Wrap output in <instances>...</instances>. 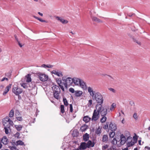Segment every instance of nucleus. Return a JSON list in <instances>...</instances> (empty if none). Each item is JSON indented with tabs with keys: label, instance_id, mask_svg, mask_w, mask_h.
Here are the masks:
<instances>
[{
	"label": "nucleus",
	"instance_id": "1",
	"mask_svg": "<svg viewBox=\"0 0 150 150\" xmlns=\"http://www.w3.org/2000/svg\"><path fill=\"white\" fill-rule=\"evenodd\" d=\"M62 81L63 84H72L73 83L74 84H86V83L82 79L76 77L71 78L64 76L62 77Z\"/></svg>",
	"mask_w": 150,
	"mask_h": 150
},
{
	"label": "nucleus",
	"instance_id": "2",
	"mask_svg": "<svg viewBox=\"0 0 150 150\" xmlns=\"http://www.w3.org/2000/svg\"><path fill=\"white\" fill-rule=\"evenodd\" d=\"M93 100H95L96 102L98 104H96V106L97 109L98 106L102 105L103 102V99L101 93L99 92H97L94 93L92 96Z\"/></svg>",
	"mask_w": 150,
	"mask_h": 150
},
{
	"label": "nucleus",
	"instance_id": "3",
	"mask_svg": "<svg viewBox=\"0 0 150 150\" xmlns=\"http://www.w3.org/2000/svg\"><path fill=\"white\" fill-rule=\"evenodd\" d=\"M38 76L40 80L42 81H48L50 83H52V84H54V83L52 82V81L50 79L48 78V76L45 74L41 73H38Z\"/></svg>",
	"mask_w": 150,
	"mask_h": 150
},
{
	"label": "nucleus",
	"instance_id": "4",
	"mask_svg": "<svg viewBox=\"0 0 150 150\" xmlns=\"http://www.w3.org/2000/svg\"><path fill=\"white\" fill-rule=\"evenodd\" d=\"M98 109H100L99 113L102 116H105L107 114V110L109 109L107 107H102V105L98 106Z\"/></svg>",
	"mask_w": 150,
	"mask_h": 150
},
{
	"label": "nucleus",
	"instance_id": "5",
	"mask_svg": "<svg viewBox=\"0 0 150 150\" xmlns=\"http://www.w3.org/2000/svg\"><path fill=\"white\" fill-rule=\"evenodd\" d=\"M97 109L96 108V109H95L94 110L92 118V120L96 121L99 118L100 109H97V110H96Z\"/></svg>",
	"mask_w": 150,
	"mask_h": 150
},
{
	"label": "nucleus",
	"instance_id": "6",
	"mask_svg": "<svg viewBox=\"0 0 150 150\" xmlns=\"http://www.w3.org/2000/svg\"><path fill=\"white\" fill-rule=\"evenodd\" d=\"M12 92L16 95H18L22 92L23 90L18 86L14 87L12 88Z\"/></svg>",
	"mask_w": 150,
	"mask_h": 150
},
{
	"label": "nucleus",
	"instance_id": "7",
	"mask_svg": "<svg viewBox=\"0 0 150 150\" xmlns=\"http://www.w3.org/2000/svg\"><path fill=\"white\" fill-rule=\"evenodd\" d=\"M25 79L26 80V82L27 83H29L31 81L32 79L31 78V75L30 74H28L27 75L25 76L24 79H22V81H24Z\"/></svg>",
	"mask_w": 150,
	"mask_h": 150
},
{
	"label": "nucleus",
	"instance_id": "8",
	"mask_svg": "<svg viewBox=\"0 0 150 150\" xmlns=\"http://www.w3.org/2000/svg\"><path fill=\"white\" fill-rule=\"evenodd\" d=\"M120 141L122 145L124 144L127 141L126 137L123 134H121L120 136Z\"/></svg>",
	"mask_w": 150,
	"mask_h": 150
},
{
	"label": "nucleus",
	"instance_id": "9",
	"mask_svg": "<svg viewBox=\"0 0 150 150\" xmlns=\"http://www.w3.org/2000/svg\"><path fill=\"white\" fill-rule=\"evenodd\" d=\"M24 88L27 89L29 91L32 90L33 88L35 87V85H21Z\"/></svg>",
	"mask_w": 150,
	"mask_h": 150
},
{
	"label": "nucleus",
	"instance_id": "10",
	"mask_svg": "<svg viewBox=\"0 0 150 150\" xmlns=\"http://www.w3.org/2000/svg\"><path fill=\"white\" fill-rule=\"evenodd\" d=\"M109 128L111 131H115L117 129L116 125L115 123L111 122L109 125Z\"/></svg>",
	"mask_w": 150,
	"mask_h": 150
},
{
	"label": "nucleus",
	"instance_id": "11",
	"mask_svg": "<svg viewBox=\"0 0 150 150\" xmlns=\"http://www.w3.org/2000/svg\"><path fill=\"white\" fill-rule=\"evenodd\" d=\"M52 89L53 90V92H60V88L58 85H54L52 87Z\"/></svg>",
	"mask_w": 150,
	"mask_h": 150
},
{
	"label": "nucleus",
	"instance_id": "12",
	"mask_svg": "<svg viewBox=\"0 0 150 150\" xmlns=\"http://www.w3.org/2000/svg\"><path fill=\"white\" fill-rule=\"evenodd\" d=\"M56 18L58 21H59L63 24H66L68 22V21L65 20L59 16H57Z\"/></svg>",
	"mask_w": 150,
	"mask_h": 150
},
{
	"label": "nucleus",
	"instance_id": "13",
	"mask_svg": "<svg viewBox=\"0 0 150 150\" xmlns=\"http://www.w3.org/2000/svg\"><path fill=\"white\" fill-rule=\"evenodd\" d=\"M51 73L52 74H54L59 77H62L63 76L62 72L60 71L59 72L55 70H53L52 71Z\"/></svg>",
	"mask_w": 150,
	"mask_h": 150
},
{
	"label": "nucleus",
	"instance_id": "14",
	"mask_svg": "<svg viewBox=\"0 0 150 150\" xmlns=\"http://www.w3.org/2000/svg\"><path fill=\"white\" fill-rule=\"evenodd\" d=\"M1 141V142L4 145H6L8 142V139L6 136H4Z\"/></svg>",
	"mask_w": 150,
	"mask_h": 150
},
{
	"label": "nucleus",
	"instance_id": "15",
	"mask_svg": "<svg viewBox=\"0 0 150 150\" xmlns=\"http://www.w3.org/2000/svg\"><path fill=\"white\" fill-rule=\"evenodd\" d=\"M80 147L82 149H85L87 148V143L85 142H82L81 143Z\"/></svg>",
	"mask_w": 150,
	"mask_h": 150
},
{
	"label": "nucleus",
	"instance_id": "16",
	"mask_svg": "<svg viewBox=\"0 0 150 150\" xmlns=\"http://www.w3.org/2000/svg\"><path fill=\"white\" fill-rule=\"evenodd\" d=\"M86 143L88 148H89L91 147H93L95 145L94 142H92L91 140H89Z\"/></svg>",
	"mask_w": 150,
	"mask_h": 150
},
{
	"label": "nucleus",
	"instance_id": "17",
	"mask_svg": "<svg viewBox=\"0 0 150 150\" xmlns=\"http://www.w3.org/2000/svg\"><path fill=\"white\" fill-rule=\"evenodd\" d=\"M91 18L93 21L98 23H102V21L99 18H97L96 17L91 16Z\"/></svg>",
	"mask_w": 150,
	"mask_h": 150
},
{
	"label": "nucleus",
	"instance_id": "18",
	"mask_svg": "<svg viewBox=\"0 0 150 150\" xmlns=\"http://www.w3.org/2000/svg\"><path fill=\"white\" fill-rule=\"evenodd\" d=\"M11 85H9V86H6V88L5 89L3 93V95L5 96L7 93L8 92V91H9V89L11 88Z\"/></svg>",
	"mask_w": 150,
	"mask_h": 150
},
{
	"label": "nucleus",
	"instance_id": "19",
	"mask_svg": "<svg viewBox=\"0 0 150 150\" xmlns=\"http://www.w3.org/2000/svg\"><path fill=\"white\" fill-rule=\"evenodd\" d=\"M89 138V135L87 133H86L83 136V139L85 142H86L88 140Z\"/></svg>",
	"mask_w": 150,
	"mask_h": 150
},
{
	"label": "nucleus",
	"instance_id": "20",
	"mask_svg": "<svg viewBox=\"0 0 150 150\" xmlns=\"http://www.w3.org/2000/svg\"><path fill=\"white\" fill-rule=\"evenodd\" d=\"M82 92L81 91H76L75 92V95L76 97H79L82 95Z\"/></svg>",
	"mask_w": 150,
	"mask_h": 150
},
{
	"label": "nucleus",
	"instance_id": "21",
	"mask_svg": "<svg viewBox=\"0 0 150 150\" xmlns=\"http://www.w3.org/2000/svg\"><path fill=\"white\" fill-rule=\"evenodd\" d=\"M88 92L90 93V94L91 96H93V95L95 93H96V92H94L92 89L90 87H89L88 88Z\"/></svg>",
	"mask_w": 150,
	"mask_h": 150
},
{
	"label": "nucleus",
	"instance_id": "22",
	"mask_svg": "<svg viewBox=\"0 0 150 150\" xmlns=\"http://www.w3.org/2000/svg\"><path fill=\"white\" fill-rule=\"evenodd\" d=\"M8 121L5 120V119H3L2 120V123L4 126H6L7 127H10V126L9 125H7L8 124Z\"/></svg>",
	"mask_w": 150,
	"mask_h": 150
},
{
	"label": "nucleus",
	"instance_id": "23",
	"mask_svg": "<svg viewBox=\"0 0 150 150\" xmlns=\"http://www.w3.org/2000/svg\"><path fill=\"white\" fill-rule=\"evenodd\" d=\"M88 127V126L87 125H84L81 127L80 130L82 132H83L87 129Z\"/></svg>",
	"mask_w": 150,
	"mask_h": 150
},
{
	"label": "nucleus",
	"instance_id": "24",
	"mask_svg": "<svg viewBox=\"0 0 150 150\" xmlns=\"http://www.w3.org/2000/svg\"><path fill=\"white\" fill-rule=\"evenodd\" d=\"M91 118L89 117L88 116H85L83 119V120L86 123L88 122L91 120Z\"/></svg>",
	"mask_w": 150,
	"mask_h": 150
},
{
	"label": "nucleus",
	"instance_id": "25",
	"mask_svg": "<svg viewBox=\"0 0 150 150\" xmlns=\"http://www.w3.org/2000/svg\"><path fill=\"white\" fill-rule=\"evenodd\" d=\"M33 16L34 18L38 20L39 21H40L42 22H45L46 23H48V21H46L45 20H42L41 18H39L38 17H37L35 16Z\"/></svg>",
	"mask_w": 150,
	"mask_h": 150
},
{
	"label": "nucleus",
	"instance_id": "26",
	"mask_svg": "<svg viewBox=\"0 0 150 150\" xmlns=\"http://www.w3.org/2000/svg\"><path fill=\"white\" fill-rule=\"evenodd\" d=\"M108 136L107 135H104L102 137V141L103 142H106L108 140Z\"/></svg>",
	"mask_w": 150,
	"mask_h": 150
},
{
	"label": "nucleus",
	"instance_id": "27",
	"mask_svg": "<svg viewBox=\"0 0 150 150\" xmlns=\"http://www.w3.org/2000/svg\"><path fill=\"white\" fill-rule=\"evenodd\" d=\"M14 126L17 130L18 131L21 130L23 127L22 125H15Z\"/></svg>",
	"mask_w": 150,
	"mask_h": 150
},
{
	"label": "nucleus",
	"instance_id": "28",
	"mask_svg": "<svg viewBox=\"0 0 150 150\" xmlns=\"http://www.w3.org/2000/svg\"><path fill=\"white\" fill-rule=\"evenodd\" d=\"M56 81L57 84H63V81L62 80H61V79L60 78H57L56 79Z\"/></svg>",
	"mask_w": 150,
	"mask_h": 150
},
{
	"label": "nucleus",
	"instance_id": "29",
	"mask_svg": "<svg viewBox=\"0 0 150 150\" xmlns=\"http://www.w3.org/2000/svg\"><path fill=\"white\" fill-rule=\"evenodd\" d=\"M101 128L100 126L98 127L97 129H96L95 130V133L97 134H100L101 133Z\"/></svg>",
	"mask_w": 150,
	"mask_h": 150
},
{
	"label": "nucleus",
	"instance_id": "30",
	"mask_svg": "<svg viewBox=\"0 0 150 150\" xmlns=\"http://www.w3.org/2000/svg\"><path fill=\"white\" fill-rule=\"evenodd\" d=\"M79 132L76 130H74L72 134V136L74 137H77L79 135Z\"/></svg>",
	"mask_w": 150,
	"mask_h": 150
},
{
	"label": "nucleus",
	"instance_id": "31",
	"mask_svg": "<svg viewBox=\"0 0 150 150\" xmlns=\"http://www.w3.org/2000/svg\"><path fill=\"white\" fill-rule=\"evenodd\" d=\"M54 97L56 99L58 100L59 99V95L60 92H53Z\"/></svg>",
	"mask_w": 150,
	"mask_h": 150
},
{
	"label": "nucleus",
	"instance_id": "32",
	"mask_svg": "<svg viewBox=\"0 0 150 150\" xmlns=\"http://www.w3.org/2000/svg\"><path fill=\"white\" fill-rule=\"evenodd\" d=\"M53 66V65H52L50 64L46 65L45 64H42L41 66V67L45 68H46V67L48 68H52Z\"/></svg>",
	"mask_w": 150,
	"mask_h": 150
},
{
	"label": "nucleus",
	"instance_id": "33",
	"mask_svg": "<svg viewBox=\"0 0 150 150\" xmlns=\"http://www.w3.org/2000/svg\"><path fill=\"white\" fill-rule=\"evenodd\" d=\"M16 146L18 145H23L24 144V143L21 140H19L16 142Z\"/></svg>",
	"mask_w": 150,
	"mask_h": 150
},
{
	"label": "nucleus",
	"instance_id": "34",
	"mask_svg": "<svg viewBox=\"0 0 150 150\" xmlns=\"http://www.w3.org/2000/svg\"><path fill=\"white\" fill-rule=\"evenodd\" d=\"M105 116H103L100 119V122L103 123H104L107 120V117Z\"/></svg>",
	"mask_w": 150,
	"mask_h": 150
},
{
	"label": "nucleus",
	"instance_id": "35",
	"mask_svg": "<svg viewBox=\"0 0 150 150\" xmlns=\"http://www.w3.org/2000/svg\"><path fill=\"white\" fill-rule=\"evenodd\" d=\"M109 134V137L110 138H113L115 135V131H111Z\"/></svg>",
	"mask_w": 150,
	"mask_h": 150
},
{
	"label": "nucleus",
	"instance_id": "36",
	"mask_svg": "<svg viewBox=\"0 0 150 150\" xmlns=\"http://www.w3.org/2000/svg\"><path fill=\"white\" fill-rule=\"evenodd\" d=\"M63 101L64 102V104L66 106H67L68 105V101L66 99V98H63Z\"/></svg>",
	"mask_w": 150,
	"mask_h": 150
},
{
	"label": "nucleus",
	"instance_id": "37",
	"mask_svg": "<svg viewBox=\"0 0 150 150\" xmlns=\"http://www.w3.org/2000/svg\"><path fill=\"white\" fill-rule=\"evenodd\" d=\"M61 112L62 113H63L64 112V106L63 105H61L60 106Z\"/></svg>",
	"mask_w": 150,
	"mask_h": 150
},
{
	"label": "nucleus",
	"instance_id": "38",
	"mask_svg": "<svg viewBox=\"0 0 150 150\" xmlns=\"http://www.w3.org/2000/svg\"><path fill=\"white\" fill-rule=\"evenodd\" d=\"M138 137V136L136 134H135V136L133 137V139L134 143H137Z\"/></svg>",
	"mask_w": 150,
	"mask_h": 150
},
{
	"label": "nucleus",
	"instance_id": "39",
	"mask_svg": "<svg viewBox=\"0 0 150 150\" xmlns=\"http://www.w3.org/2000/svg\"><path fill=\"white\" fill-rule=\"evenodd\" d=\"M134 144V142H128L127 143V147H129L133 146Z\"/></svg>",
	"mask_w": 150,
	"mask_h": 150
},
{
	"label": "nucleus",
	"instance_id": "40",
	"mask_svg": "<svg viewBox=\"0 0 150 150\" xmlns=\"http://www.w3.org/2000/svg\"><path fill=\"white\" fill-rule=\"evenodd\" d=\"M13 115L14 111L13 110V109H12L9 112V116L10 117H11L13 116Z\"/></svg>",
	"mask_w": 150,
	"mask_h": 150
},
{
	"label": "nucleus",
	"instance_id": "41",
	"mask_svg": "<svg viewBox=\"0 0 150 150\" xmlns=\"http://www.w3.org/2000/svg\"><path fill=\"white\" fill-rule=\"evenodd\" d=\"M117 140L116 139V138H114L113 140L111 142V143L112 144H117Z\"/></svg>",
	"mask_w": 150,
	"mask_h": 150
},
{
	"label": "nucleus",
	"instance_id": "42",
	"mask_svg": "<svg viewBox=\"0 0 150 150\" xmlns=\"http://www.w3.org/2000/svg\"><path fill=\"white\" fill-rule=\"evenodd\" d=\"M132 39L134 42H135L139 45H141V42H140L138 41L134 37H132Z\"/></svg>",
	"mask_w": 150,
	"mask_h": 150
},
{
	"label": "nucleus",
	"instance_id": "43",
	"mask_svg": "<svg viewBox=\"0 0 150 150\" xmlns=\"http://www.w3.org/2000/svg\"><path fill=\"white\" fill-rule=\"evenodd\" d=\"M4 129H5V132L6 134H7L8 133V129L10 128V127H7L6 126H4Z\"/></svg>",
	"mask_w": 150,
	"mask_h": 150
},
{
	"label": "nucleus",
	"instance_id": "44",
	"mask_svg": "<svg viewBox=\"0 0 150 150\" xmlns=\"http://www.w3.org/2000/svg\"><path fill=\"white\" fill-rule=\"evenodd\" d=\"M86 85H79L81 87L83 88L84 90H86L87 88V87Z\"/></svg>",
	"mask_w": 150,
	"mask_h": 150
},
{
	"label": "nucleus",
	"instance_id": "45",
	"mask_svg": "<svg viewBox=\"0 0 150 150\" xmlns=\"http://www.w3.org/2000/svg\"><path fill=\"white\" fill-rule=\"evenodd\" d=\"M133 117L135 120H137L138 118V117L137 116V113H134L133 114Z\"/></svg>",
	"mask_w": 150,
	"mask_h": 150
},
{
	"label": "nucleus",
	"instance_id": "46",
	"mask_svg": "<svg viewBox=\"0 0 150 150\" xmlns=\"http://www.w3.org/2000/svg\"><path fill=\"white\" fill-rule=\"evenodd\" d=\"M109 146L107 144H106L104 146H103L102 147V149L103 150H105L106 149H107Z\"/></svg>",
	"mask_w": 150,
	"mask_h": 150
},
{
	"label": "nucleus",
	"instance_id": "47",
	"mask_svg": "<svg viewBox=\"0 0 150 150\" xmlns=\"http://www.w3.org/2000/svg\"><path fill=\"white\" fill-rule=\"evenodd\" d=\"M108 122H107L106 123V124L103 127V128L104 129H107L108 128Z\"/></svg>",
	"mask_w": 150,
	"mask_h": 150
},
{
	"label": "nucleus",
	"instance_id": "48",
	"mask_svg": "<svg viewBox=\"0 0 150 150\" xmlns=\"http://www.w3.org/2000/svg\"><path fill=\"white\" fill-rule=\"evenodd\" d=\"M101 76H106L109 77H110L111 79H113V78L112 77V76H111L107 75L106 74H101Z\"/></svg>",
	"mask_w": 150,
	"mask_h": 150
},
{
	"label": "nucleus",
	"instance_id": "49",
	"mask_svg": "<svg viewBox=\"0 0 150 150\" xmlns=\"http://www.w3.org/2000/svg\"><path fill=\"white\" fill-rule=\"evenodd\" d=\"M16 119L18 120L19 121H22L23 120V118L22 117H16Z\"/></svg>",
	"mask_w": 150,
	"mask_h": 150
},
{
	"label": "nucleus",
	"instance_id": "50",
	"mask_svg": "<svg viewBox=\"0 0 150 150\" xmlns=\"http://www.w3.org/2000/svg\"><path fill=\"white\" fill-rule=\"evenodd\" d=\"M129 104L131 106H134V103L133 101L131 100L129 101Z\"/></svg>",
	"mask_w": 150,
	"mask_h": 150
},
{
	"label": "nucleus",
	"instance_id": "51",
	"mask_svg": "<svg viewBox=\"0 0 150 150\" xmlns=\"http://www.w3.org/2000/svg\"><path fill=\"white\" fill-rule=\"evenodd\" d=\"M20 134L19 132H17L14 135L15 137H17L18 138H20L19 137L20 136Z\"/></svg>",
	"mask_w": 150,
	"mask_h": 150
},
{
	"label": "nucleus",
	"instance_id": "52",
	"mask_svg": "<svg viewBox=\"0 0 150 150\" xmlns=\"http://www.w3.org/2000/svg\"><path fill=\"white\" fill-rule=\"evenodd\" d=\"M13 122L10 119V120L8 121V124H7V125H9L10 126V125H13Z\"/></svg>",
	"mask_w": 150,
	"mask_h": 150
},
{
	"label": "nucleus",
	"instance_id": "53",
	"mask_svg": "<svg viewBox=\"0 0 150 150\" xmlns=\"http://www.w3.org/2000/svg\"><path fill=\"white\" fill-rule=\"evenodd\" d=\"M69 106H70V110L69 111L70 112H72L73 111V106L72 104H70L69 105Z\"/></svg>",
	"mask_w": 150,
	"mask_h": 150
},
{
	"label": "nucleus",
	"instance_id": "54",
	"mask_svg": "<svg viewBox=\"0 0 150 150\" xmlns=\"http://www.w3.org/2000/svg\"><path fill=\"white\" fill-rule=\"evenodd\" d=\"M69 91L72 93H75V92L74 89L72 88H71L69 89Z\"/></svg>",
	"mask_w": 150,
	"mask_h": 150
},
{
	"label": "nucleus",
	"instance_id": "55",
	"mask_svg": "<svg viewBox=\"0 0 150 150\" xmlns=\"http://www.w3.org/2000/svg\"><path fill=\"white\" fill-rule=\"evenodd\" d=\"M135 15V13H130L127 14V16L130 17H132L133 15Z\"/></svg>",
	"mask_w": 150,
	"mask_h": 150
},
{
	"label": "nucleus",
	"instance_id": "56",
	"mask_svg": "<svg viewBox=\"0 0 150 150\" xmlns=\"http://www.w3.org/2000/svg\"><path fill=\"white\" fill-rule=\"evenodd\" d=\"M92 100L91 99L90 100H89L88 101V107H89L90 106H91V105L92 104Z\"/></svg>",
	"mask_w": 150,
	"mask_h": 150
},
{
	"label": "nucleus",
	"instance_id": "57",
	"mask_svg": "<svg viewBox=\"0 0 150 150\" xmlns=\"http://www.w3.org/2000/svg\"><path fill=\"white\" fill-rule=\"evenodd\" d=\"M7 76L9 77L11 75V74L10 72H8L5 74Z\"/></svg>",
	"mask_w": 150,
	"mask_h": 150
},
{
	"label": "nucleus",
	"instance_id": "58",
	"mask_svg": "<svg viewBox=\"0 0 150 150\" xmlns=\"http://www.w3.org/2000/svg\"><path fill=\"white\" fill-rule=\"evenodd\" d=\"M5 80H6V81L8 80V79L6 77H4L3 78H2L1 80H0V82L1 81H4Z\"/></svg>",
	"mask_w": 150,
	"mask_h": 150
},
{
	"label": "nucleus",
	"instance_id": "59",
	"mask_svg": "<svg viewBox=\"0 0 150 150\" xmlns=\"http://www.w3.org/2000/svg\"><path fill=\"white\" fill-rule=\"evenodd\" d=\"M109 90L113 93H115V90L113 88H109Z\"/></svg>",
	"mask_w": 150,
	"mask_h": 150
},
{
	"label": "nucleus",
	"instance_id": "60",
	"mask_svg": "<svg viewBox=\"0 0 150 150\" xmlns=\"http://www.w3.org/2000/svg\"><path fill=\"white\" fill-rule=\"evenodd\" d=\"M3 119H5V120H6L7 121H9L10 120V119L9 118V117L8 116L6 117L5 118H4Z\"/></svg>",
	"mask_w": 150,
	"mask_h": 150
},
{
	"label": "nucleus",
	"instance_id": "61",
	"mask_svg": "<svg viewBox=\"0 0 150 150\" xmlns=\"http://www.w3.org/2000/svg\"><path fill=\"white\" fill-rule=\"evenodd\" d=\"M59 87H60L64 91V89L63 87V86L62 85H58Z\"/></svg>",
	"mask_w": 150,
	"mask_h": 150
},
{
	"label": "nucleus",
	"instance_id": "62",
	"mask_svg": "<svg viewBox=\"0 0 150 150\" xmlns=\"http://www.w3.org/2000/svg\"><path fill=\"white\" fill-rule=\"evenodd\" d=\"M14 37L16 40L17 41V42H18V41H19L18 40V38H17V36H16V35H14Z\"/></svg>",
	"mask_w": 150,
	"mask_h": 150
},
{
	"label": "nucleus",
	"instance_id": "63",
	"mask_svg": "<svg viewBox=\"0 0 150 150\" xmlns=\"http://www.w3.org/2000/svg\"><path fill=\"white\" fill-rule=\"evenodd\" d=\"M17 42H18V44L19 45V46L21 47H22L23 45H22V44L20 43V42L19 41H18Z\"/></svg>",
	"mask_w": 150,
	"mask_h": 150
},
{
	"label": "nucleus",
	"instance_id": "64",
	"mask_svg": "<svg viewBox=\"0 0 150 150\" xmlns=\"http://www.w3.org/2000/svg\"><path fill=\"white\" fill-rule=\"evenodd\" d=\"M115 105H116L115 103H113L111 105V106L112 107V108H113Z\"/></svg>",
	"mask_w": 150,
	"mask_h": 150
}]
</instances>
